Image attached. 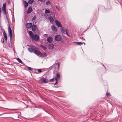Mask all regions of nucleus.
Wrapping results in <instances>:
<instances>
[{
    "label": "nucleus",
    "mask_w": 122,
    "mask_h": 122,
    "mask_svg": "<svg viewBox=\"0 0 122 122\" xmlns=\"http://www.w3.org/2000/svg\"><path fill=\"white\" fill-rule=\"evenodd\" d=\"M29 35L31 36L32 39L36 41H37L39 39V37L38 35L35 34L34 35L31 31H29Z\"/></svg>",
    "instance_id": "nucleus-1"
},
{
    "label": "nucleus",
    "mask_w": 122,
    "mask_h": 122,
    "mask_svg": "<svg viewBox=\"0 0 122 122\" xmlns=\"http://www.w3.org/2000/svg\"><path fill=\"white\" fill-rule=\"evenodd\" d=\"M36 48V47L32 45L31 46V47L30 48L28 49V51L32 53H33L35 49Z\"/></svg>",
    "instance_id": "nucleus-2"
},
{
    "label": "nucleus",
    "mask_w": 122,
    "mask_h": 122,
    "mask_svg": "<svg viewBox=\"0 0 122 122\" xmlns=\"http://www.w3.org/2000/svg\"><path fill=\"white\" fill-rule=\"evenodd\" d=\"M61 39V36L59 35H56L55 37V40L57 41H60Z\"/></svg>",
    "instance_id": "nucleus-3"
},
{
    "label": "nucleus",
    "mask_w": 122,
    "mask_h": 122,
    "mask_svg": "<svg viewBox=\"0 0 122 122\" xmlns=\"http://www.w3.org/2000/svg\"><path fill=\"white\" fill-rule=\"evenodd\" d=\"M33 53H34L35 54L39 56L41 53L40 51H39L38 50V48L36 47V49H35V50L34 51Z\"/></svg>",
    "instance_id": "nucleus-4"
},
{
    "label": "nucleus",
    "mask_w": 122,
    "mask_h": 122,
    "mask_svg": "<svg viewBox=\"0 0 122 122\" xmlns=\"http://www.w3.org/2000/svg\"><path fill=\"white\" fill-rule=\"evenodd\" d=\"M8 31L10 36V39L11 40L12 38V31L10 25H9L8 27Z\"/></svg>",
    "instance_id": "nucleus-5"
},
{
    "label": "nucleus",
    "mask_w": 122,
    "mask_h": 122,
    "mask_svg": "<svg viewBox=\"0 0 122 122\" xmlns=\"http://www.w3.org/2000/svg\"><path fill=\"white\" fill-rule=\"evenodd\" d=\"M37 28V25L33 24L32 26V30L34 32L36 31Z\"/></svg>",
    "instance_id": "nucleus-6"
},
{
    "label": "nucleus",
    "mask_w": 122,
    "mask_h": 122,
    "mask_svg": "<svg viewBox=\"0 0 122 122\" xmlns=\"http://www.w3.org/2000/svg\"><path fill=\"white\" fill-rule=\"evenodd\" d=\"M47 40L49 43H51L53 41L52 38L51 36H49L47 38Z\"/></svg>",
    "instance_id": "nucleus-7"
},
{
    "label": "nucleus",
    "mask_w": 122,
    "mask_h": 122,
    "mask_svg": "<svg viewBox=\"0 0 122 122\" xmlns=\"http://www.w3.org/2000/svg\"><path fill=\"white\" fill-rule=\"evenodd\" d=\"M55 22L56 24L58 27H61V24L59 21L57 20H55Z\"/></svg>",
    "instance_id": "nucleus-8"
},
{
    "label": "nucleus",
    "mask_w": 122,
    "mask_h": 122,
    "mask_svg": "<svg viewBox=\"0 0 122 122\" xmlns=\"http://www.w3.org/2000/svg\"><path fill=\"white\" fill-rule=\"evenodd\" d=\"M32 11V7L31 6L29 7L28 8L27 12L28 14L30 13Z\"/></svg>",
    "instance_id": "nucleus-9"
},
{
    "label": "nucleus",
    "mask_w": 122,
    "mask_h": 122,
    "mask_svg": "<svg viewBox=\"0 0 122 122\" xmlns=\"http://www.w3.org/2000/svg\"><path fill=\"white\" fill-rule=\"evenodd\" d=\"M32 24L30 22L27 23L26 25V27L28 28H30L32 26Z\"/></svg>",
    "instance_id": "nucleus-10"
},
{
    "label": "nucleus",
    "mask_w": 122,
    "mask_h": 122,
    "mask_svg": "<svg viewBox=\"0 0 122 122\" xmlns=\"http://www.w3.org/2000/svg\"><path fill=\"white\" fill-rule=\"evenodd\" d=\"M51 27L53 31L56 32L57 31V29L55 26L52 25Z\"/></svg>",
    "instance_id": "nucleus-11"
},
{
    "label": "nucleus",
    "mask_w": 122,
    "mask_h": 122,
    "mask_svg": "<svg viewBox=\"0 0 122 122\" xmlns=\"http://www.w3.org/2000/svg\"><path fill=\"white\" fill-rule=\"evenodd\" d=\"M47 55V54L46 53H41L40 54L39 56L44 58L46 57V56Z\"/></svg>",
    "instance_id": "nucleus-12"
},
{
    "label": "nucleus",
    "mask_w": 122,
    "mask_h": 122,
    "mask_svg": "<svg viewBox=\"0 0 122 122\" xmlns=\"http://www.w3.org/2000/svg\"><path fill=\"white\" fill-rule=\"evenodd\" d=\"M48 46H49V48L51 49H52V48L54 46V45L53 44H49Z\"/></svg>",
    "instance_id": "nucleus-13"
},
{
    "label": "nucleus",
    "mask_w": 122,
    "mask_h": 122,
    "mask_svg": "<svg viewBox=\"0 0 122 122\" xmlns=\"http://www.w3.org/2000/svg\"><path fill=\"white\" fill-rule=\"evenodd\" d=\"M48 19L50 22H53L54 20L53 18L51 16L48 18Z\"/></svg>",
    "instance_id": "nucleus-14"
},
{
    "label": "nucleus",
    "mask_w": 122,
    "mask_h": 122,
    "mask_svg": "<svg viewBox=\"0 0 122 122\" xmlns=\"http://www.w3.org/2000/svg\"><path fill=\"white\" fill-rule=\"evenodd\" d=\"M3 14L5 15L6 16L7 18V14L6 11V9H2Z\"/></svg>",
    "instance_id": "nucleus-15"
},
{
    "label": "nucleus",
    "mask_w": 122,
    "mask_h": 122,
    "mask_svg": "<svg viewBox=\"0 0 122 122\" xmlns=\"http://www.w3.org/2000/svg\"><path fill=\"white\" fill-rule=\"evenodd\" d=\"M42 78L43 79L42 81V83H46L48 81V80H47L46 78H44L43 77L42 78H41V79H42Z\"/></svg>",
    "instance_id": "nucleus-16"
},
{
    "label": "nucleus",
    "mask_w": 122,
    "mask_h": 122,
    "mask_svg": "<svg viewBox=\"0 0 122 122\" xmlns=\"http://www.w3.org/2000/svg\"><path fill=\"white\" fill-rule=\"evenodd\" d=\"M40 46L44 50H46L47 49V48L45 46H44L42 45H40Z\"/></svg>",
    "instance_id": "nucleus-17"
},
{
    "label": "nucleus",
    "mask_w": 122,
    "mask_h": 122,
    "mask_svg": "<svg viewBox=\"0 0 122 122\" xmlns=\"http://www.w3.org/2000/svg\"><path fill=\"white\" fill-rule=\"evenodd\" d=\"M23 2L25 4L24 7H27L28 5V3L25 0H24Z\"/></svg>",
    "instance_id": "nucleus-18"
},
{
    "label": "nucleus",
    "mask_w": 122,
    "mask_h": 122,
    "mask_svg": "<svg viewBox=\"0 0 122 122\" xmlns=\"http://www.w3.org/2000/svg\"><path fill=\"white\" fill-rule=\"evenodd\" d=\"M60 30L61 32L63 33H64L65 31L63 27H61L60 28Z\"/></svg>",
    "instance_id": "nucleus-19"
},
{
    "label": "nucleus",
    "mask_w": 122,
    "mask_h": 122,
    "mask_svg": "<svg viewBox=\"0 0 122 122\" xmlns=\"http://www.w3.org/2000/svg\"><path fill=\"white\" fill-rule=\"evenodd\" d=\"M75 43H76L78 45H82L83 44V43L81 42H74Z\"/></svg>",
    "instance_id": "nucleus-20"
},
{
    "label": "nucleus",
    "mask_w": 122,
    "mask_h": 122,
    "mask_svg": "<svg viewBox=\"0 0 122 122\" xmlns=\"http://www.w3.org/2000/svg\"><path fill=\"white\" fill-rule=\"evenodd\" d=\"M34 0H29L28 2L29 4H32Z\"/></svg>",
    "instance_id": "nucleus-21"
},
{
    "label": "nucleus",
    "mask_w": 122,
    "mask_h": 122,
    "mask_svg": "<svg viewBox=\"0 0 122 122\" xmlns=\"http://www.w3.org/2000/svg\"><path fill=\"white\" fill-rule=\"evenodd\" d=\"M17 60L18 61V62L21 63H22V61L21 60L18 58H16Z\"/></svg>",
    "instance_id": "nucleus-22"
},
{
    "label": "nucleus",
    "mask_w": 122,
    "mask_h": 122,
    "mask_svg": "<svg viewBox=\"0 0 122 122\" xmlns=\"http://www.w3.org/2000/svg\"><path fill=\"white\" fill-rule=\"evenodd\" d=\"M6 3L4 4L3 5L2 9H6Z\"/></svg>",
    "instance_id": "nucleus-23"
},
{
    "label": "nucleus",
    "mask_w": 122,
    "mask_h": 122,
    "mask_svg": "<svg viewBox=\"0 0 122 122\" xmlns=\"http://www.w3.org/2000/svg\"><path fill=\"white\" fill-rule=\"evenodd\" d=\"M56 78L58 79H59L60 78V74L58 73L56 74Z\"/></svg>",
    "instance_id": "nucleus-24"
},
{
    "label": "nucleus",
    "mask_w": 122,
    "mask_h": 122,
    "mask_svg": "<svg viewBox=\"0 0 122 122\" xmlns=\"http://www.w3.org/2000/svg\"><path fill=\"white\" fill-rule=\"evenodd\" d=\"M50 2L49 1H47L46 3V5H48L49 4H50Z\"/></svg>",
    "instance_id": "nucleus-25"
},
{
    "label": "nucleus",
    "mask_w": 122,
    "mask_h": 122,
    "mask_svg": "<svg viewBox=\"0 0 122 122\" xmlns=\"http://www.w3.org/2000/svg\"><path fill=\"white\" fill-rule=\"evenodd\" d=\"M45 13H50V11L46 9L45 11Z\"/></svg>",
    "instance_id": "nucleus-26"
},
{
    "label": "nucleus",
    "mask_w": 122,
    "mask_h": 122,
    "mask_svg": "<svg viewBox=\"0 0 122 122\" xmlns=\"http://www.w3.org/2000/svg\"><path fill=\"white\" fill-rule=\"evenodd\" d=\"M46 0H38V1H40L41 2H45Z\"/></svg>",
    "instance_id": "nucleus-27"
},
{
    "label": "nucleus",
    "mask_w": 122,
    "mask_h": 122,
    "mask_svg": "<svg viewBox=\"0 0 122 122\" xmlns=\"http://www.w3.org/2000/svg\"><path fill=\"white\" fill-rule=\"evenodd\" d=\"M4 36V39L5 40L7 41V35H5Z\"/></svg>",
    "instance_id": "nucleus-28"
},
{
    "label": "nucleus",
    "mask_w": 122,
    "mask_h": 122,
    "mask_svg": "<svg viewBox=\"0 0 122 122\" xmlns=\"http://www.w3.org/2000/svg\"><path fill=\"white\" fill-rule=\"evenodd\" d=\"M27 68L30 71H32L33 70L32 69L31 67H30L28 66H27Z\"/></svg>",
    "instance_id": "nucleus-29"
},
{
    "label": "nucleus",
    "mask_w": 122,
    "mask_h": 122,
    "mask_svg": "<svg viewBox=\"0 0 122 122\" xmlns=\"http://www.w3.org/2000/svg\"><path fill=\"white\" fill-rule=\"evenodd\" d=\"M37 70L38 71L39 73H41L42 72V71L40 69H38Z\"/></svg>",
    "instance_id": "nucleus-30"
},
{
    "label": "nucleus",
    "mask_w": 122,
    "mask_h": 122,
    "mask_svg": "<svg viewBox=\"0 0 122 122\" xmlns=\"http://www.w3.org/2000/svg\"><path fill=\"white\" fill-rule=\"evenodd\" d=\"M65 30H66L65 32H66V35H67V34H68V29H66Z\"/></svg>",
    "instance_id": "nucleus-31"
},
{
    "label": "nucleus",
    "mask_w": 122,
    "mask_h": 122,
    "mask_svg": "<svg viewBox=\"0 0 122 122\" xmlns=\"http://www.w3.org/2000/svg\"><path fill=\"white\" fill-rule=\"evenodd\" d=\"M2 31H3V35H4V36L5 35H6V33L5 32V31H4V29H3V30H2Z\"/></svg>",
    "instance_id": "nucleus-32"
},
{
    "label": "nucleus",
    "mask_w": 122,
    "mask_h": 122,
    "mask_svg": "<svg viewBox=\"0 0 122 122\" xmlns=\"http://www.w3.org/2000/svg\"><path fill=\"white\" fill-rule=\"evenodd\" d=\"M60 63L59 62H58L56 64H57L58 65V67H59L60 65Z\"/></svg>",
    "instance_id": "nucleus-33"
},
{
    "label": "nucleus",
    "mask_w": 122,
    "mask_h": 122,
    "mask_svg": "<svg viewBox=\"0 0 122 122\" xmlns=\"http://www.w3.org/2000/svg\"><path fill=\"white\" fill-rule=\"evenodd\" d=\"M106 95L108 97L110 96V94L109 93L107 92V93Z\"/></svg>",
    "instance_id": "nucleus-34"
},
{
    "label": "nucleus",
    "mask_w": 122,
    "mask_h": 122,
    "mask_svg": "<svg viewBox=\"0 0 122 122\" xmlns=\"http://www.w3.org/2000/svg\"><path fill=\"white\" fill-rule=\"evenodd\" d=\"M54 81V78L51 79H50V81H51V82H52V81Z\"/></svg>",
    "instance_id": "nucleus-35"
},
{
    "label": "nucleus",
    "mask_w": 122,
    "mask_h": 122,
    "mask_svg": "<svg viewBox=\"0 0 122 122\" xmlns=\"http://www.w3.org/2000/svg\"><path fill=\"white\" fill-rule=\"evenodd\" d=\"M4 39L3 38H2V39H1V42L3 43L4 42Z\"/></svg>",
    "instance_id": "nucleus-36"
},
{
    "label": "nucleus",
    "mask_w": 122,
    "mask_h": 122,
    "mask_svg": "<svg viewBox=\"0 0 122 122\" xmlns=\"http://www.w3.org/2000/svg\"><path fill=\"white\" fill-rule=\"evenodd\" d=\"M36 18V17L35 16H34L33 17V18L32 19V20H35Z\"/></svg>",
    "instance_id": "nucleus-37"
},
{
    "label": "nucleus",
    "mask_w": 122,
    "mask_h": 122,
    "mask_svg": "<svg viewBox=\"0 0 122 122\" xmlns=\"http://www.w3.org/2000/svg\"><path fill=\"white\" fill-rule=\"evenodd\" d=\"M58 83V81H56V82L54 84V85H56L57 84V83Z\"/></svg>",
    "instance_id": "nucleus-38"
},
{
    "label": "nucleus",
    "mask_w": 122,
    "mask_h": 122,
    "mask_svg": "<svg viewBox=\"0 0 122 122\" xmlns=\"http://www.w3.org/2000/svg\"><path fill=\"white\" fill-rule=\"evenodd\" d=\"M56 8L58 10H59V9L58 7H57V6L56 5Z\"/></svg>",
    "instance_id": "nucleus-39"
},
{
    "label": "nucleus",
    "mask_w": 122,
    "mask_h": 122,
    "mask_svg": "<svg viewBox=\"0 0 122 122\" xmlns=\"http://www.w3.org/2000/svg\"><path fill=\"white\" fill-rule=\"evenodd\" d=\"M57 78L56 77H55V79H56V81H58V79H57Z\"/></svg>",
    "instance_id": "nucleus-40"
},
{
    "label": "nucleus",
    "mask_w": 122,
    "mask_h": 122,
    "mask_svg": "<svg viewBox=\"0 0 122 122\" xmlns=\"http://www.w3.org/2000/svg\"><path fill=\"white\" fill-rule=\"evenodd\" d=\"M8 46L9 47H11V45H10L9 44V45H8Z\"/></svg>",
    "instance_id": "nucleus-41"
},
{
    "label": "nucleus",
    "mask_w": 122,
    "mask_h": 122,
    "mask_svg": "<svg viewBox=\"0 0 122 122\" xmlns=\"http://www.w3.org/2000/svg\"><path fill=\"white\" fill-rule=\"evenodd\" d=\"M67 35L68 36H69V35L68 34H67Z\"/></svg>",
    "instance_id": "nucleus-42"
}]
</instances>
